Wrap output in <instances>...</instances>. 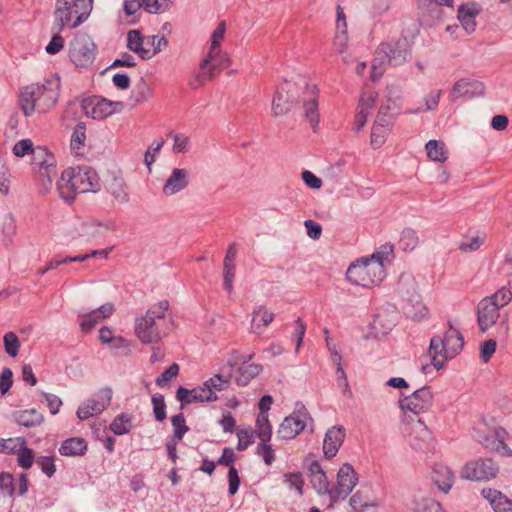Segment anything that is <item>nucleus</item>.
I'll use <instances>...</instances> for the list:
<instances>
[{"instance_id": "obj_1", "label": "nucleus", "mask_w": 512, "mask_h": 512, "mask_svg": "<svg viewBox=\"0 0 512 512\" xmlns=\"http://www.w3.org/2000/svg\"><path fill=\"white\" fill-rule=\"evenodd\" d=\"M60 86L59 78L51 77L23 87L19 93L23 114L30 117L36 112L45 114L51 111L58 103Z\"/></svg>"}, {"instance_id": "obj_2", "label": "nucleus", "mask_w": 512, "mask_h": 512, "mask_svg": "<svg viewBox=\"0 0 512 512\" xmlns=\"http://www.w3.org/2000/svg\"><path fill=\"white\" fill-rule=\"evenodd\" d=\"M393 254L392 246H383L371 257H363L352 263L346 272L347 279L362 287L378 285L386 276V265Z\"/></svg>"}, {"instance_id": "obj_3", "label": "nucleus", "mask_w": 512, "mask_h": 512, "mask_svg": "<svg viewBox=\"0 0 512 512\" xmlns=\"http://www.w3.org/2000/svg\"><path fill=\"white\" fill-rule=\"evenodd\" d=\"M100 189L96 171L87 166L65 169L57 182L59 196L72 202L78 193L97 192Z\"/></svg>"}, {"instance_id": "obj_4", "label": "nucleus", "mask_w": 512, "mask_h": 512, "mask_svg": "<svg viewBox=\"0 0 512 512\" xmlns=\"http://www.w3.org/2000/svg\"><path fill=\"white\" fill-rule=\"evenodd\" d=\"M411 56L407 39L388 40L382 42L375 51L372 63L371 78L378 80L384 73L385 65L400 66L406 63Z\"/></svg>"}, {"instance_id": "obj_5", "label": "nucleus", "mask_w": 512, "mask_h": 512, "mask_svg": "<svg viewBox=\"0 0 512 512\" xmlns=\"http://www.w3.org/2000/svg\"><path fill=\"white\" fill-rule=\"evenodd\" d=\"M169 308L167 300L152 305L144 316L135 319V334L143 344L159 342L165 335L163 327Z\"/></svg>"}, {"instance_id": "obj_6", "label": "nucleus", "mask_w": 512, "mask_h": 512, "mask_svg": "<svg viewBox=\"0 0 512 512\" xmlns=\"http://www.w3.org/2000/svg\"><path fill=\"white\" fill-rule=\"evenodd\" d=\"M92 9L93 0H56L52 30L60 33L65 27H78Z\"/></svg>"}, {"instance_id": "obj_7", "label": "nucleus", "mask_w": 512, "mask_h": 512, "mask_svg": "<svg viewBox=\"0 0 512 512\" xmlns=\"http://www.w3.org/2000/svg\"><path fill=\"white\" fill-rule=\"evenodd\" d=\"M463 345L464 340L461 333L457 329L449 327L444 337L434 336L430 340L428 356L431 364L437 370L443 368L447 360L461 352Z\"/></svg>"}, {"instance_id": "obj_8", "label": "nucleus", "mask_w": 512, "mask_h": 512, "mask_svg": "<svg viewBox=\"0 0 512 512\" xmlns=\"http://www.w3.org/2000/svg\"><path fill=\"white\" fill-rule=\"evenodd\" d=\"M70 59L78 67L90 66L96 57V45L86 34L77 35L70 45Z\"/></svg>"}, {"instance_id": "obj_9", "label": "nucleus", "mask_w": 512, "mask_h": 512, "mask_svg": "<svg viewBox=\"0 0 512 512\" xmlns=\"http://www.w3.org/2000/svg\"><path fill=\"white\" fill-rule=\"evenodd\" d=\"M312 419L305 408L294 411L280 423L276 435L281 440H291L298 436Z\"/></svg>"}, {"instance_id": "obj_10", "label": "nucleus", "mask_w": 512, "mask_h": 512, "mask_svg": "<svg viewBox=\"0 0 512 512\" xmlns=\"http://www.w3.org/2000/svg\"><path fill=\"white\" fill-rule=\"evenodd\" d=\"M433 393L428 386H424L411 395L400 399V407L404 414L408 416L409 413L419 415L428 412L433 405Z\"/></svg>"}, {"instance_id": "obj_11", "label": "nucleus", "mask_w": 512, "mask_h": 512, "mask_svg": "<svg viewBox=\"0 0 512 512\" xmlns=\"http://www.w3.org/2000/svg\"><path fill=\"white\" fill-rule=\"evenodd\" d=\"M357 474L349 463L343 464L338 473L336 485L331 491V502L335 503L339 499H345L357 485Z\"/></svg>"}, {"instance_id": "obj_12", "label": "nucleus", "mask_w": 512, "mask_h": 512, "mask_svg": "<svg viewBox=\"0 0 512 512\" xmlns=\"http://www.w3.org/2000/svg\"><path fill=\"white\" fill-rule=\"evenodd\" d=\"M404 431L407 442L415 450H426L433 441L431 431L421 419L407 423Z\"/></svg>"}, {"instance_id": "obj_13", "label": "nucleus", "mask_w": 512, "mask_h": 512, "mask_svg": "<svg viewBox=\"0 0 512 512\" xmlns=\"http://www.w3.org/2000/svg\"><path fill=\"white\" fill-rule=\"evenodd\" d=\"M498 466L492 459H478L468 462L461 471V477L468 480L482 481L494 478Z\"/></svg>"}, {"instance_id": "obj_14", "label": "nucleus", "mask_w": 512, "mask_h": 512, "mask_svg": "<svg viewBox=\"0 0 512 512\" xmlns=\"http://www.w3.org/2000/svg\"><path fill=\"white\" fill-rule=\"evenodd\" d=\"M112 399V390L110 388L100 389L93 398L85 401L77 410V417L86 420L92 416L102 413L109 405Z\"/></svg>"}, {"instance_id": "obj_15", "label": "nucleus", "mask_w": 512, "mask_h": 512, "mask_svg": "<svg viewBox=\"0 0 512 512\" xmlns=\"http://www.w3.org/2000/svg\"><path fill=\"white\" fill-rule=\"evenodd\" d=\"M122 108L120 102L93 97L83 102L84 113L93 119H104Z\"/></svg>"}, {"instance_id": "obj_16", "label": "nucleus", "mask_w": 512, "mask_h": 512, "mask_svg": "<svg viewBox=\"0 0 512 512\" xmlns=\"http://www.w3.org/2000/svg\"><path fill=\"white\" fill-rule=\"evenodd\" d=\"M401 93L402 89L400 85L396 83L387 85L378 115L389 120H391L393 116L398 115L402 106Z\"/></svg>"}, {"instance_id": "obj_17", "label": "nucleus", "mask_w": 512, "mask_h": 512, "mask_svg": "<svg viewBox=\"0 0 512 512\" xmlns=\"http://www.w3.org/2000/svg\"><path fill=\"white\" fill-rule=\"evenodd\" d=\"M226 63L218 61L206 56L199 64V71L193 73L189 81V85L193 89L203 86L206 82L211 81L216 76V70L226 66Z\"/></svg>"}, {"instance_id": "obj_18", "label": "nucleus", "mask_w": 512, "mask_h": 512, "mask_svg": "<svg viewBox=\"0 0 512 512\" xmlns=\"http://www.w3.org/2000/svg\"><path fill=\"white\" fill-rule=\"evenodd\" d=\"M190 184V172L186 168H173L164 181L162 193L170 197L185 190Z\"/></svg>"}, {"instance_id": "obj_19", "label": "nucleus", "mask_w": 512, "mask_h": 512, "mask_svg": "<svg viewBox=\"0 0 512 512\" xmlns=\"http://www.w3.org/2000/svg\"><path fill=\"white\" fill-rule=\"evenodd\" d=\"M153 40L144 36L139 30H130L127 33V48L137 54L142 60H149L155 55L151 48Z\"/></svg>"}, {"instance_id": "obj_20", "label": "nucleus", "mask_w": 512, "mask_h": 512, "mask_svg": "<svg viewBox=\"0 0 512 512\" xmlns=\"http://www.w3.org/2000/svg\"><path fill=\"white\" fill-rule=\"evenodd\" d=\"M499 310L491 300H480L477 305V322L481 332H487L496 324L500 317Z\"/></svg>"}, {"instance_id": "obj_21", "label": "nucleus", "mask_w": 512, "mask_h": 512, "mask_svg": "<svg viewBox=\"0 0 512 512\" xmlns=\"http://www.w3.org/2000/svg\"><path fill=\"white\" fill-rule=\"evenodd\" d=\"M176 397L182 404H190L192 402H213L218 399L215 392L205 386V383H203L202 386L191 390L179 387Z\"/></svg>"}, {"instance_id": "obj_22", "label": "nucleus", "mask_w": 512, "mask_h": 512, "mask_svg": "<svg viewBox=\"0 0 512 512\" xmlns=\"http://www.w3.org/2000/svg\"><path fill=\"white\" fill-rule=\"evenodd\" d=\"M304 115L310 126L315 131L319 124L320 114L318 110V90L314 85H307L304 92Z\"/></svg>"}, {"instance_id": "obj_23", "label": "nucleus", "mask_w": 512, "mask_h": 512, "mask_svg": "<svg viewBox=\"0 0 512 512\" xmlns=\"http://www.w3.org/2000/svg\"><path fill=\"white\" fill-rule=\"evenodd\" d=\"M484 87L482 83L470 80L460 79L454 83L451 92L449 94L450 101H456L461 97L472 98L483 93Z\"/></svg>"}, {"instance_id": "obj_24", "label": "nucleus", "mask_w": 512, "mask_h": 512, "mask_svg": "<svg viewBox=\"0 0 512 512\" xmlns=\"http://www.w3.org/2000/svg\"><path fill=\"white\" fill-rule=\"evenodd\" d=\"M345 439V429L342 426H333L327 430L323 440V453L327 459L333 458Z\"/></svg>"}, {"instance_id": "obj_25", "label": "nucleus", "mask_w": 512, "mask_h": 512, "mask_svg": "<svg viewBox=\"0 0 512 512\" xmlns=\"http://www.w3.org/2000/svg\"><path fill=\"white\" fill-rule=\"evenodd\" d=\"M114 312V305L110 302L101 307L81 315L80 327L83 331H90L95 325L104 319L109 318Z\"/></svg>"}, {"instance_id": "obj_26", "label": "nucleus", "mask_w": 512, "mask_h": 512, "mask_svg": "<svg viewBox=\"0 0 512 512\" xmlns=\"http://www.w3.org/2000/svg\"><path fill=\"white\" fill-rule=\"evenodd\" d=\"M432 482L444 493H447L454 483V473L443 463H436L431 472Z\"/></svg>"}, {"instance_id": "obj_27", "label": "nucleus", "mask_w": 512, "mask_h": 512, "mask_svg": "<svg viewBox=\"0 0 512 512\" xmlns=\"http://www.w3.org/2000/svg\"><path fill=\"white\" fill-rule=\"evenodd\" d=\"M507 436V432L503 428H496L493 431V439L489 437H479L478 441L484 445L486 448H489L502 456H511L512 450L506 445L505 438Z\"/></svg>"}, {"instance_id": "obj_28", "label": "nucleus", "mask_w": 512, "mask_h": 512, "mask_svg": "<svg viewBox=\"0 0 512 512\" xmlns=\"http://www.w3.org/2000/svg\"><path fill=\"white\" fill-rule=\"evenodd\" d=\"M274 319V313L265 306H258L252 312L250 332L262 335Z\"/></svg>"}, {"instance_id": "obj_29", "label": "nucleus", "mask_w": 512, "mask_h": 512, "mask_svg": "<svg viewBox=\"0 0 512 512\" xmlns=\"http://www.w3.org/2000/svg\"><path fill=\"white\" fill-rule=\"evenodd\" d=\"M225 32L226 24L225 22H220L211 35L210 48L206 56L215 59V61L218 60L228 64L229 58L227 54L222 52L220 47V43L224 39Z\"/></svg>"}, {"instance_id": "obj_30", "label": "nucleus", "mask_w": 512, "mask_h": 512, "mask_svg": "<svg viewBox=\"0 0 512 512\" xmlns=\"http://www.w3.org/2000/svg\"><path fill=\"white\" fill-rule=\"evenodd\" d=\"M481 494L489 501L495 512H512V501L502 492L493 489H483Z\"/></svg>"}, {"instance_id": "obj_31", "label": "nucleus", "mask_w": 512, "mask_h": 512, "mask_svg": "<svg viewBox=\"0 0 512 512\" xmlns=\"http://www.w3.org/2000/svg\"><path fill=\"white\" fill-rule=\"evenodd\" d=\"M107 192L113 197L114 201L120 205L130 202L129 188L123 178L113 177L108 183Z\"/></svg>"}, {"instance_id": "obj_32", "label": "nucleus", "mask_w": 512, "mask_h": 512, "mask_svg": "<svg viewBox=\"0 0 512 512\" xmlns=\"http://www.w3.org/2000/svg\"><path fill=\"white\" fill-rule=\"evenodd\" d=\"M350 505L355 512H363L366 508L375 507L377 503L370 487H364L350 498Z\"/></svg>"}, {"instance_id": "obj_33", "label": "nucleus", "mask_w": 512, "mask_h": 512, "mask_svg": "<svg viewBox=\"0 0 512 512\" xmlns=\"http://www.w3.org/2000/svg\"><path fill=\"white\" fill-rule=\"evenodd\" d=\"M478 14L479 9L475 4H465L459 7L458 20L467 33L474 32L476 27L475 17Z\"/></svg>"}, {"instance_id": "obj_34", "label": "nucleus", "mask_w": 512, "mask_h": 512, "mask_svg": "<svg viewBox=\"0 0 512 512\" xmlns=\"http://www.w3.org/2000/svg\"><path fill=\"white\" fill-rule=\"evenodd\" d=\"M13 419L17 424L29 428L39 426L44 421V416L32 408L14 412Z\"/></svg>"}, {"instance_id": "obj_35", "label": "nucleus", "mask_w": 512, "mask_h": 512, "mask_svg": "<svg viewBox=\"0 0 512 512\" xmlns=\"http://www.w3.org/2000/svg\"><path fill=\"white\" fill-rule=\"evenodd\" d=\"M311 483L319 494H328L331 498L332 488H330L329 480L318 463L311 466Z\"/></svg>"}, {"instance_id": "obj_36", "label": "nucleus", "mask_w": 512, "mask_h": 512, "mask_svg": "<svg viewBox=\"0 0 512 512\" xmlns=\"http://www.w3.org/2000/svg\"><path fill=\"white\" fill-rule=\"evenodd\" d=\"M390 120L377 115L376 123L372 128L370 143L374 149L381 147L388 135Z\"/></svg>"}, {"instance_id": "obj_37", "label": "nucleus", "mask_w": 512, "mask_h": 512, "mask_svg": "<svg viewBox=\"0 0 512 512\" xmlns=\"http://www.w3.org/2000/svg\"><path fill=\"white\" fill-rule=\"evenodd\" d=\"M262 366L259 364H243L237 370L236 383L239 386H246L252 379L260 374Z\"/></svg>"}, {"instance_id": "obj_38", "label": "nucleus", "mask_w": 512, "mask_h": 512, "mask_svg": "<svg viewBox=\"0 0 512 512\" xmlns=\"http://www.w3.org/2000/svg\"><path fill=\"white\" fill-rule=\"evenodd\" d=\"M427 156L435 162H444L448 158L446 145L438 140H430L425 145Z\"/></svg>"}, {"instance_id": "obj_39", "label": "nucleus", "mask_w": 512, "mask_h": 512, "mask_svg": "<svg viewBox=\"0 0 512 512\" xmlns=\"http://www.w3.org/2000/svg\"><path fill=\"white\" fill-rule=\"evenodd\" d=\"M86 449L87 444L84 439L70 438L62 443L59 452L65 456H76L84 454Z\"/></svg>"}, {"instance_id": "obj_40", "label": "nucleus", "mask_w": 512, "mask_h": 512, "mask_svg": "<svg viewBox=\"0 0 512 512\" xmlns=\"http://www.w3.org/2000/svg\"><path fill=\"white\" fill-rule=\"evenodd\" d=\"M38 174L39 181L44 190L48 191L52 187L54 178L57 176L56 161L53 160L35 171Z\"/></svg>"}, {"instance_id": "obj_41", "label": "nucleus", "mask_w": 512, "mask_h": 512, "mask_svg": "<svg viewBox=\"0 0 512 512\" xmlns=\"http://www.w3.org/2000/svg\"><path fill=\"white\" fill-rule=\"evenodd\" d=\"M255 433L260 442H270L272 437V425L269 421V416L258 414L255 424Z\"/></svg>"}, {"instance_id": "obj_42", "label": "nucleus", "mask_w": 512, "mask_h": 512, "mask_svg": "<svg viewBox=\"0 0 512 512\" xmlns=\"http://www.w3.org/2000/svg\"><path fill=\"white\" fill-rule=\"evenodd\" d=\"M86 141V127L83 123L76 125L72 136L70 146L71 149L77 154H83V149Z\"/></svg>"}, {"instance_id": "obj_43", "label": "nucleus", "mask_w": 512, "mask_h": 512, "mask_svg": "<svg viewBox=\"0 0 512 512\" xmlns=\"http://www.w3.org/2000/svg\"><path fill=\"white\" fill-rule=\"evenodd\" d=\"M32 167L33 170L52 163L55 159L54 156L44 147L38 146L32 151Z\"/></svg>"}, {"instance_id": "obj_44", "label": "nucleus", "mask_w": 512, "mask_h": 512, "mask_svg": "<svg viewBox=\"0 0 512 512\" xmlns=\"http://www.w3.org/2000/svg\"><path fill=\"white\" fill-rule=\"evenodd\" d=\"M419 243V238L415 230L411 228H405L399 240V246L404 251L414 250Z\"/></svg>"}, {"instance_id": "obj_45", "label": "nucleus", "mask_w": 512, "mask_h": 512, "mask_svg": "<svg viewBox=\"0 0 512 512\" xmlns=\"http://www.w3.org/2000/svg\"><path fill=\"white\" fill-rule=\"evenodd\" d=\"M291 108L290 101L286 95L278 91L273 99L272 112L276 117L283 116L289 112Z\"/></svg>"}, {"instance_id": "obj_46", "label": "nucleus", "mask_w": 512, "mask_h": 512, "mask_svg": "<svg viewBox=\"0 0 512 512\" xmlns=\"http://www.w3.org/2000/svg\"><path fill=\"white\" fill-rule=\"evenodd\" d=\"M131 428V417L126 414L116 416L110 424L111 431L116 435L126 434L131 430Z\"/></svg>"}, {"instance_id": "obj_47", "label": "nucleus", "mask_w": 512, "mask_h": 512, "mask_svg": "<svg viewBox=\"0 0 512 512\" xmlns=\"http://www.w3.org/2000/svg\"><path fill=\"white\" fill-rule=\"evenodd\" d=\"M487 300H491L498 309L505 307L512 300V292L506 287L500 288L491 296L485 297Z\"/></svg>"}, {"instance_id": "obj_48", "label": "nucleus", "mask_w": 512, "mask_h": 512, "mask_svg": "<svg viewBox=\"0 0 512 512\" xmlns=\"http://www.w3.org/2000/svg\"><path fill=\"white\" fill-rule=\"evenodd\" d=\"M24 445H26V440L22 437L8 439L0 438V452L7 454L16 453Z\"/></svg>"}, {"instance_id": "obj_49", "label": "nucleus", "mask_w": 512, "mask_h": 512, "mask_svg": "<svg viewBox=\"0 0 512 512\" xmlns=\"http://www.w3.org/2000/svg\"><path fill=\"white\" fill-rule=\"evenodd\" d=\"M108 227L101 223H85L82 225V235L87 239H94L104 235Z\"/></svg>"}, {"instance_id": "obj_50", "label": "nucleus", "mask_w": 512, "mask_h": 512, "mask_svg": "<svg viewBox=\"0 0 512 512\" xmlns=\"http://www.w3.org/2000/svg\"><path fill=\"white\" fill-rule=\"evenodd\" d=\"M411 509L416 512H446L439 502L427 498H421L420 503L415 502Z\"/></svg>"}, {"instance_id": "obj_51", "label": "nucleus", "mask_w": 512, "mask_h": 512, "mask_svg": "<svg viewBox=\"0 0 512 512\" xmlns=\"http://www.w3.org/2000/svg\"><path fill=\"white\" fill-rule=\"evenodd\" d=\"M377 93L373 90H365L359 99L358 110L370 114L374 108Z\"/></svg>"}, {"instance_id": "obj_52", "label": "nucleus", "mask_w": 512, "mask_h": 512, "mask_svg": "<svg viewBox=\"0 0 512 512\" xmlns=\"http://www.w3.org/2000/svg\"><path fill=\"white\" fill-rule=\"evenodd\" d=\"M153 95V89L150 84L145 81H140L137 83L134 91L133 97L137 103L147 102Z\"/></svg>"}, {"instance_id": "obj_53", "label": "nucleus", "mask_w": 512, "mask_h": 512, "mask_svg": "<svg viewBox=\"0 0 512 512\" xmlns=\"http://www.w3.org/2000/svg\"><path fill=\"white\" fill-rule=\"evenodd\" d=\"M4 347L6 353L11 356H17L20 348V342L14 332H8L3 337Z\"/></svg>"}, {"instance_id": "obj_54", "label": "nucleus", "mask_w": 512, "mask_h": 512, "mask_svg": "<svg viewBox=\"0 0 512 512\" xmlns=\"http://www.w3.org/2000/svg\"><path fill=\"white\" fill-rule=\"evenodd\" d=\"M257 454L262 457L266 465L270 466L276 459L275 451L269 442H260L256 448Z\"/></svg>"}, {"instance_id": "obj_55", "label": "nucleus", "mask_w": 512, "mask_h": 512, "mask_svg": "<svg viewBox=\"0 0 512 512\" xmlns=\"http://www.w3.org/2000/svg\"><path fill=\"white\" fill-rule=\"evenodd\" d=\"M229 379L230 378L228 376L216 374L213 377L206 380L204 383L205 386H207L216 393V391H223L224 389H226V387L229 384Z\"/></svg>"}, {"instance_id": "obj_56", "label": "nucleus", "mask_w": 512, "mask_h": 512, "mask_svg": "<svg viewBox=\"0 0 512 512\" xmlns=\"http://www.w3.org/2000/svg\"><path fill=\"white\" fill-rule=\"evenodd\" d=\"M178 372L179 366L176 363H173L156 379V385L160 388H164L170 381L177 377Z\"/></svg>"}, {"instance_id": "obj_57", "label": "nucleus", "mask_w": 512, "mask_h": 512, "mask_svg": "<svg viewBox=\"0 0 512 512\" xmlns=\"http://www.w3.org/2000/svg\"><path fill=\"white\" fill-rule=\"evenodd\" d=\"M238 450L246 449L254 440V431L251 428L239 429L237 432Z\"/></svg>"}, {"instance_id": "obj_58", "label": "nucleus", "mask_w": 512, "mask_h": 512, "mask_svg": "<svg viewBox=\"0 0 512 512\" xmlns=\"http://www.w3.org/2000/svg\"><path fill=\"white\" fill-rule=\"evenodd\" d=\"M152 404L155 418L158 421H163L166 418V405L164 402V397L160 394L153 395Z\"/></svg>"}, {"instance_id": "obj_59", "label": "nucleus", "mask_w": 512, "mask_h": 512, "mask_svg": "<svg viewBox=\"0 0 512 512\" xmlns=\"http://www.w3.org/2000/svg\"><path fill=\"white\" fill-rule=\"evenodd\" d=\"M497 343L494 339L484 341L480 346V359L487 363L496 351Z\"/></svg>"}, {"instance_id": "obj_60", "label": "nucleus", "mask_w": 512, "mask_h": 512, "mask_svg": "<svg viewBox=\"0 0 512 512\" xmlns=\"http://www.w3.org/2000/svg\"><path fill=\"white\" fill-rule=\"evenodd\" d=\"M18 453V464L20 467L24 469H28L32 466L34 462V454L33 451L24 445L21 449L17 451Z\"/></svg>"}, {"instance_id": "obj_61", "label": "nucleus", "mask_w": 512, "mask_h": 512, "mask_svg": "<svg viewBox=\"0 0 512 512\" xmlns=\"http://www.w3.org/2000/svg\"><path fill=\"white\" fill-rule=\"evenodd\" d=\"M172 425L174 426V437L181 440L184 434L188 431V427L185 424V418L183 414H177L171 419Z\"/></svg>"}, {"instance_id": "obj_62", "label": "nucleus", "mask_w": 512, "mask_h": 512, "mask_svg": "<svg viewBox=\"0 0 512 512\" xmlns=\"http://www.w3.org/2000/svg\"><path fill=\"white\" fill-rule=\"evenodd\" d=\"M174 144H173V152L174 153H185L190 149V139L188 136L183 134H173L172 135Z\"/></svg>"}, {"instance_id": "obj_63", "label": "nucleus", "mask_w": 512, "mask_h": 512, "mask_svg": "<svg viewBox=\"0 0 512 512\" xmlns=\"http://www.w3.org/2000/svg\"><path fill=\"white\" fill-rule=\"evenodd\" d=\"M484 242V238L482 236L476 235L470 239L462 240L459 249L464 252H472L478 250Z\"/></svg>"}, {"instance_id": "obj_64", "label": "nucleus", "mask_w": 512, "mask_h": 512, "mask_svg": "<svg viewBox=\"0 0 512 512\" xmlns=\"http://www.w3.org/2000/svg\"><path fill=\"white\" fill-rule=\"evenodd\" d=\"M35 148L30 139H22L18 141L13 147V154L17 157H23L27 154H32Z\"/></svg>"}]
</instances>
